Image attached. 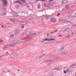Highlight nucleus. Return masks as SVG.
<instances>
[{
	"label": "nucleus",
	"instance_id": "nucleus-46",
	"mask_svg": "<svg viewBox=\"0 0 76 76\" xmlns=\"http://www.w3.org/2000/svg\"><path fill=\"white\" fill-rule=\"evenodd\" d=\"M67 29H66L65 30H64L63 31V32H65V31H67Z\"/></svg>",
	"mask_w": 76,
	"mask_h": 76
},
{
	"label": "nucleus",
	"instance_id": "nucleus-7",
	"mask_svg": "<svg viewBox=\"0 0 76 76\" xmlns=\"http://www.w3.org/2000/svg\"><path fill=\"white\" fill-rule=\"evenodd\" d=\"M11 51H12L13 53L14 54L15 56V57H17V56H18V54L17 53H15V52H13V51L11 50Z\"/></svg>",
	"mask_w": 76,
	"mask_h": 76
},
{
	"label": "nucleus",
	"instance_id": "nucleus-22",
	"mask_svg": "<svg viewBox=\"0 0 76 76\" xmlns=\"http://www.w3.org/2000/svg\"><path fill=\"white\" fill-rule=\"evenodd\" d=\"M16 3H20V1H19V0H18L16 2H15Z\"/></svg>",
	"mask_w": 76,
	"mask_h": 76
},
{
	"label": "nucleus",
	"instance_id": "nucleus-42",
	"mask_svg": "<svg viewBox=\"0 0 76 76\" xmlns=\"http://www.w3.org/2000/svg\"><path fill=\"white\" fill-rule=\"evenodd\" d=\"M16 7H17V8H18V7H19V6L16 5Z\"/></svg>",
	"mask_w": 76,
	"mask_h": 76
},
{
	"label": "nucleus",
	"instance_id": "nucleus-32",
	"mask_svg": "<svg viewBox=\"0 0 76 76\" xmlns=\"http://www.w3.org/2000/svg\"><path fill=\"white\" fill-rule=\"evenodd\" d=\"M64 21H65V20H61V22H63L64 23Z\"/></svg>",
	"mask_w": 76,
	"mask_h": 76
},
{
	"label": "nucleus",
	"instance_id": "nucleus-40",
	"mask_svg": "<svg viewBox=\"0 0 76 76\" xmlns=\"http://www.w3.org/2000/svg\"><path fill=\"white\" fill-rule=\"evenodd\" d=\"M28 39L29 40H30V39H31V37H29Z\"/></svg>",
	"mask_w": 76,
	"mask_h": 76
},
{
	"label": "nucleus",
	"instance_id": "nucleus-23",
	"mask_svg": "<svg viewBox=\"0 0 76 76\" xmlns=\"http://www.w3.org/2000/svg\"><path fill=\"white\" fill-rule=\"evenodd\" d=\"M21 1L23 3H25V2H26V1H25V0H21Z\"/></svg>",
	"mask_w": 76,
	"mask_h": 76
},
{
	"label": "nucleus",
	"instance_id": "nucleus-58",
	"mask_svg": "<svg viewBox=\"0 0 76 76\" xmlns=\"http://www.w3.org/2000/svg\"><path fill=\"white\" fill-rule=\"evenodd\" d=\"M33 35H35V34H36L35 33H34L33 34Z\"/></svg>",
	"mask_w": 76,
	"mask_h": 76
},
{
	"label": "nucleus",
	"instance_id": "nucleus-56",
	"mask_svg": "<svg viewBox=\"0 0 76 76\" xmlns=\"http://www.w3.org/2000/svg\"><path fill=\"white\" fill-rule=\"evenodd\" d=\"M53 0H49V1H52Z\"/></svg>",
	"mask_w": 76,
	"mask_h": 76
},
{
	"label": "nucleus",
	"instance_id": "nucleus-21",
	"mask_svg": "<svg viewBox=\"0 0 76 76\" xmlns=\"http://www.w3.org/2000/svg\"><path fill=\"white\" fill-rule=\"evenodd\" d=\"M50 41H54L55 40V39H50Z\"/></svg>",
	"mask_w": 76,
	"mask_h": 76
},
{
	"label": "nucleus",
	"instance_id": "nucleus-37",
	"mask_svg": "<svg viewBox=\"0 0 76 76\" xmlns=\"http://www.w3.org/2000/svg\"><path fill=\"white\" fill-rule=\"evenodd\" d=\"M59 16H60V13H58L57 14V16H58L59 17Z\"/></svg>",
	"mask_w": 76,
	"mask_h": 76
},
{
	"label": "nucleus",
	"instance_id": "nucleus-41",
	"mask_svg": "<svg viewBox=\"0 0 76 76\" xmlns=\"http://www.w3.org/2000/svg\"><path fill=\"white\" fill-rule=\"evenodd\" d=\"M66 71H64V73H65V74H66Z\"/></svg>",
	"mask_w": 76,
	"mask_h": 76
},
{
	"label": "nucleus",
	"instance_id": "nucleus-45",
	"mask_svg": "<svg viewBox=\"0 0 76 76\" xmlns=\"http://www.w3.org/2000/svg\"><path fill=\"white\" fill-rule=\"evenodd\" d=\"M2 9H3V10H6V8L2 7Z\"/></svg>",
	"mask_w": 76,
	"mask_h": 76
},
{
	"label": "nucleus",
	"instance_id": "nucleus-5",
	"mask_svg": "<svg viewBox=\"0 0 76 76\" xmlns=\"http://www.w3.org/2000/svg\"><path fill=\"white\" fill-rule=\"evenodd\" d=\"M67 53H68V51L66 50H65L64 52H62V54L64 55V54H66Z\"/></svg>",
	"mask_w": 76,
	"mask_h": 76
},
{
	"label": "nucleus",
	"instance_id": "nucleus-26",
	"mask_svg": "<svg viewBox=\"0 0 76 76\" xmlns=\"http://www.w3.org/2000/svg\"><path fill=\"white\" fill-rule=\"evenodd\" d=\"M46 41H50V39H46Z\"/></svg>",
	"mask_w": 76,
	"mask_h": 76
},
{
	"label": "nucleus",
	"instance_id": "nucleus-63",
	"mask_svg": "<svg viewBox=\"0 0 76 76\" xmlns=\"http://www.w3.org/2000/svg\"><path fill=\"white\" fill-rule=\"evenodd\" d=\"M42 42H44V41H42Z\"/></svg>",
	"mask_w": 76,
	"mask_h": 76
},
{
	"label": "nucleus",
	"instance_id": "nucleus-28",
	"mask_svg": "<svg viewBox=\"0 0 76 76\" xmlns=\"http://www.w3.org/2000/svg\"><path fill=\"white\" fill-rule=\"evenodd\" d=\"M55 70H60V69H59V68H55Z\"/></svg>",
	"mask_w": 76,
	"mask_h": 76
},
{
	"label": "nucleus",
	"instance_id": "nucleus-48",
	"mask_svg": "<svg viewBox=\"0 0 76 76\" xmlns=\"http://www.w3.org/2000/svg\"><path fill=\"white\" fill-rule=\"evenodd\" d=\"M43 41H46V39H43Z\"/></svg>",
	"mask_w": 76,
	"mask_h": 76
},
{
	"label": "nucleus",
	"instance_id": "nucleus-2",
	"mask_svg": "<svg viewBox=\"0 0 76 76\" xmlns=\"http://www.w3.org/2000/svg\"><path fill=\"white\" fill-rule=\"evenodd\" d=\"M71 17H76V11H72V12Z\"/></svg>",
	"mask_w": 76,
	"mask_h": 76
},
{
	"label": "nucleus",
	"instance_id": "nucleus-27",
	"mask_svg": "<svg viewBox=\"0 0 76 76\" xmlns=\"http://www.w3.org/2000/svg\"><path fill=\"white\" fill-rule=\"evenodd\" d=\"M50 61H51V60L50 59H48L47 61V62H50Z\"/></svg>",
	"mask_w": 76,
	"mask_h": 76
},
{
	"label": "nucleus",
	"instance_id": "nucleus-35",
	"mask_svg": "<svg viewBox=\"0 0 76 76\" xmlns=\"http://www.w3.org/2000/svg\"><path fill=\"white\" fill-rule=\"evenodd\" d=\"M24 34V33H21V34H20V36H22V35H23V34Z\"/></svg>",
	"mask_w": 76,
	"mask_h": 76
},
{
	"label": "nucleus",
	"instance_id": "nucleus-36",
	"mask_svg": "<svg viewBox=\"0 0 76 76\" xmlns=\"http://www.w3.org/2000/svg\"><path fill=\"white\" fill-rule=\"evenodd\" d=\"M29 41V40L28 39H27L25 41Z\"/></svg>",
	"mask_w": 76,
	"mask_h": 76
},
{
	"label": "nucleus",
	"instance_id": "nucleus-43",
	"mask_svg": "<svg viewBox=\"0 0 76 76\" xmlns=\"http://www.w3.org/2000/svg\"><path fill=\"white\" fill-rule=\"evenodd\" d=\"M44 7H47V5H46V4H44Z\"/></svg>",
	"mask_w": 76,
	"mask_h": 76
},
{
	"label": "nucleus",
	"instance_id": "nucleus-4",
	"mask_svg": "<svg viewBox=\"0 0 76 76\" xmlns=\"http://www.w3.org/2000/svg\"><path fill=\"white\" fill-rule=\"evenodd\" d=\"M50 20L51 22H56L57 20L56 19L54 18H52L50 19Z\"/></svg>",
	"mask_w": 76,
	"mask_h": 76
},
{
	"label": "nucleus",
	"instance_id": "nucleus-11",
	"mask_svg": "<svg viewBox=\"0 0 76 76\" xmlns=\"http://www.w3.org/2000/svg\"><path fill=\"white\" fill-rule=\"evenodd\" d=\"M22 23H24L22 25H26V24H27V23H28V22H21Z\"/></svg>",
	"mask_w": 76,
	"mask_h": 76
},
{
	"label": "nucleus",
	"instance_id": "nucleus-49",
	"mask_svg": "<svg viewBox=\"0 0 76 76\" xmlns=\"http://www.w3.org/2000/svg\"><path fill=\"white\" fill-rule=\"evenodd\" d=\"M4 14H3V15H6V13H3Z\"/></svg>",
	"mask_w": 76,
	"mask_h": 76
},
{
	"label": "nucleus",
	"instance_id": "nucleus-33",
	"mask_svg": "<svg viewBox=\"0 0 76 76\" xmlns=\"http://www.w3.org/2000/svg\"><path fill=\"white\" fill-rule=\"evenodd\" d=\"M25 27V26H21V29H22V28H23Z\"/></svg>",
	"mask_w": 76,
	"mask_h": 76
},
{
	"label": "nucleus",
	"instance_id": "nucleus-17",
	"mask_svg": "<svg viewBox=\"0 0 76 76\" xmlns=\"http://www.w3.org/2000/svg\"><path fill=\"white\" fill-rule=\"evenodd\" d=\"M64 46H62L61 48V51H62L63 50H64Z\"/></svg>",
	"mask_w": 76,
	"mask_h": 76
},
{
	"label": "nucleus",
	"instance_id": "nucleus-24",
	"mask_svg": "<svg viewBox=\"0 0 76 76\" xmlns=\"http://www.w3.org/2000/svg\"><path fill=\"white\" fill-rule=\"evenodd\" d=\"M75 66H76V64H74L71 66V67H74Z\"/></svg>",
	"mask_w": 76,
	"mask_h": 76
},
{
	"label": "nucleus",
	"instance_id": "nucleus-38",
	"mask_svg": "<svg viewBox=\"0 0 76 76\" xmlns=\"http://www.w3.org/2000/svg\"><path fill=\"white\" fill-rule=\"evenodd\" d=\"M6 47H7H7H10V45H7L6 46H5Z\"/></svg>",
	"mask_w": 76,
	"mask_h": 76
},
{
	"label": "nucleus",
	"instance_id": "nucleus-52",
	"mask_svg": "<svg viewBox=\"0 0 76 76\" xmlns=\"http://www.w3.org/2000/svg\"><path fill=\"white\" fill-rule=\"evenodd\" d=\"M4 55H2V56H1V57H4Z\"/></svg>",
	"mask_w": 76,
	"mask_h": 76
},
{
	"label": "nucleus",
	"instance_id": "nucleus-57",
	"mask_svg": "<svg viewBox=\"0 0 76 76\" xmlns=\"http://www.w3.org/2000/svg\"><path fill=\"white\" fill-rule=\"evenodd\" d=\"M17 22H19V20H17Z\"/></svg>",
	"mask_w": 76,
	"mask_h": 76
},
{
	"label": "nucleus",
	"instance_id": "nucleus-15",
	"mask_svg": "<svg viewBox=\"0 0 76 76\" xmlns=\"http://www.w3.org/2000/svg\"><path fill=\"white\" fill-rule=\"evenodd\" d=\"M20 42L19 41H16L14 43H16V44H18V43H20Z\"/></svg>",
	"mask_w": 76,
	"mask_h": 76
},
{
	"label": "nucleus",
	"instance_id": "nucleus-1",
	"mask_svg": "<svg viewBox=\"0 0 76 76\" xmlns=\"http://www.w3.org/2000/svg\"><path fill=\"white\" fill-rule=\"evenodd\" d=\"M3 2V4L4 6H6L8 4V1L7 0H2Z\"/></svg>",
	"mask_w": 76,
	"mask_h": 76
},
{
	"label": "nucleus",
	"instance_id": "nucleus-16",
	"mask_svg": "<svg viewBox=\"0 0 76 76\" xmlns=\"http://www.w3.org/2000/svg\"><path fill=\"white\" fill-rule=\"evenodd\" d=\"M14 36H15V35L14 34H13L12 35H11L10 36V38H13V37H14Z\"/></svg>",
	"mask_w": 76,
	"mask_h": 76
},
{
	"label": "nucleus",
	"instance_id": "nucleus-54",
	"mask_svg": "<svg viewBox=\"0 0 76 76\" xmlns=\"http://www.w3.org/2000/svg\"><path fill=\"white\" fill-rule=\"evenodd\" d=\"M50 33H48V34H47V36H48V35H50Z\"/></svg>",
	"mask_w": 76,
	"mask_h": 76
},
{
	"label": "nucleus",
	"instance_id": "nucleus-61",
	"mask_svg": "<svg viewBox=\"0 0 76 76\" xmlns=\"http://www.w3.org/2000/svg\"><path fill=\"white\" fill-rule=\"evenodd\" d=\"M43 16H45V17H46V16H45V15H43Z\"/></svg>",
	"mask_w": 76,
	"mask_h": 76
},
{
	"label": "nucleus",
	"instance_id": "nucleus-10",
	"mask_svg": "<svg viewBox=\"0 0 76 76\" xmlns=\"http://www.w3.org/2000/svg\"><path fill=\"white\" fill-rule=\"evenodd\" d=\"M70 22L69 21L65 20L64 21V23H70Z\"/></svg>",
	"mask_w": 76,
	"mask_h": 76
},
{
	"label": "nucleus",
	"instance_id": "nucleus-25",
	"mask_svg": "<svg viewBox=\"0 0 76 76\" xmlns=\"http://www.w3.org/2000/svg\"><path fill=\"white\" fill-rule=\"evenodd\" d=\"M45 16H46V19H48V18H49V17H48V15H46Z\"/></svg>",
	"mask_w": 76,
	"mask_h": 76
},
{
	"label": "nucleus",
	"instance_id": "nucleus-18",
	"mask_svg": "<svg viewBox=\"0 0 76 76\" xmlns=\"http://www.w3.org/2000/svg\"><path fill=\"white\" fill-rule=\"evenodd\" d=\"M38 8L39 9H41V7L40 6V4H38Z\"/></svg>",
	"mask_w": 76,
	"mask_h": 76
},
{
	"label": "nucleus",
	"instance_id": "nucleus-20",
	"mask_svg": "<svg viewBox=\"0 0 76 76\" xmlns=\"http://www.w3.org/2000/svg\"><path fill=\"white\" fill-rule=\"evenodd\" d=\"M30 35L31 36H34V34L31 32L30 33Z\"/></svg>",
	"mask_w": 76,
	"mask_h": 76
},
{
	"label": "nucleus",
	"instance_id": "nucleus-9",
	"mask_svg": "<svg viewBox=\"0 0 76 76\" xmlns=\"http://www.w3.org/2000/svg\"><path fill=\"white\" fill-rule=\"evenodd\" d=\"M28 8L30 10H32V9H33V6L31 5V6H29Z\"/></svg>",
	"mask_w": 76,
	"mask_h": 76
},
{
	"label": "nucleus",
	"instance_id": "nucleus-50",
	"mask_svg": "<svg viewBox=\"0 0 76 76\" xmlns=\"http://www.w3.org/2000/svg\"><path fill=\"white\" fill-rule=\"evenodd\" d=\"M66 37H70V36H69V34L68 35V36H67Z\"/></svg>",
	"mask_w": 76,
	"mask_h": 76
},
{
	"label": "nucleus",
	"instance_id": "nucleus-53",
	"mask_svg": "<svg viewBox=\"0 0 76 76\" xmlns=\"http://www.w3.org/2000/svg\"><path fill=\"white\" fill-rule=\"evenodd\" d=\"M47 7L48 8H49V9H50V6H49V5H48Z\"/></svg>",
	"mask_w": 76,
	"mask_h": 76
},
{
	"label": "nucleus",
	"instance_id": "nucleus-55",
	"mask_svg": "<svg viewBox=\"0 0 76 76\" xmlns=\"http://www.w3.org/2000/svg\"><path fill=\"white\" fill-rule=\"evenodd\" d=\"M48 66H50V64H48Z\"/></svg>",
	"mask_w": 76,
	"mask_h": 76
},
{
	"label": "nucleus",
	"instance_id": "nucleus-8",
	"mask_svg": "<svg viewBox=\"0 0 76 76\" xmlns=\"http://www.w3.org/2000/svg\"><path fill=\"white\" fill-rule=\"evenodd\" d=\"M19 32V30L18 29H15V32L16 34H18Z\"/></svg>",
	"mask_w": 76,
	"mask_h": 76
},
{
	"label": "nucleus",
	"instance_id": "nucleus-44",
	"mask_svg": "<svg viewBox=\"0 0 76 76\" xmlns=\"http://www.w3.org/2000/svg\"><path fill=\"white\" fill-rule=\"evenodd\" d=\"M15 17H18V16H19L18 15H15Z\"/></svg>",
	"mask_w": 76,
	"mask_h": 76
},
{
	"label": "nucleus",
	"instance_id": "nucleus-62",
	"mask_svg": "<svg viewBox=\"0 0 76 76\" xmlns=\"http://www.w3.org/2000/svg\"><path fill=\"white\" fill-rule=\"evenodd\" d=\"M72 34H74V33H72Z\"/></svg>",
	"mask_w": 76,
	"mask_h": 76
},
{
	"label": "nucleus",
	"instance_id": "nucleus-29",
	"mask_svg": "<svg viewBox=\"0 0 76 76\" xmlns=\"http://www.w3.org/2000/svg\"><path fill=\"white\" fill-rule=\"evenodd\" d=\"M72 27L73 28H74V27H76V25L72 26Z\"/></svg>",
	"mask_w": 76,
	"mask_h": 76
},
{
	"label": "nucleus",
	"instance_id": "nucleus-3",
	"mask_svg": "<svg viewBox=\"0 0 76 76\" xmlns=\"http://www.w3.org/2000/svg\"><path fill=\"white\" fill-rule=\"evenodd\" d=\"M9 45L10 47H15V45H16V43H11Z\"/></svg>",
	"mask_w": 76,
	"mask_h": 76
},
{
	"label": "nucleus",
	"instance_id": "nucleus-39",
	"mask_svg": "<svg viewBox=\"0 0 76 76\" xmlns=\"http://www.w3.org/2000/svg\"><path fill=\"white\" fill-rule=\"evenodd\" d=\"M39 0H40V1H45L46 0H38V1H39Z\"/></svg>",
	"mask_w": 76,
	"mask_h": 76
},
{
	"label": "nucleus",
	"instance_id": "nucleus-19",
	"mask_svg": "<svg viewBox=\"0 0 76 76\" xmlns=\"http://www.w3.org/2000/svg\"><path fill=\"white\" fill-rule=\"evenodd\" d=\"M69 7V5H66V9H68Z\"/></svg>",
	"mask_w": 76,
	"mask_h": 76
},
{
	"label": "nucleus",
	"instance_id": "nucleus-64",
	"mask_svg": "<svg viewBox=\"0 0 76 76\" xmlns=\"http://www.w3.org/2000/svg\"><path fill=\"white\" fill-rule=\"evenodd\" d=\"M75 34H76V31H75Z\"/></svg>",
	"mask_w": 76,
	"mask_h": 76
},
{
	"label": "nucleus",
	"instance_id": "nucleus-47",
	"mask_svg": "<svg viewBox=\"0 0 76 76\" xmlns=\"http://www.w3.org/2000/svg\"><path fill=\"white\" fill-rule=\"evenodd\" d=\"M69 70V69H66V72H68Z\"/></svg>",
	"mask_w": 76,
	"mask_h": 76
},
{
	"label": "nucleus",
	"instance_id": "nucleus-59",
	"mask_svg": "<svg viewBox=\"0 0 76 76\" xmlns=\"http://www.w3.org/2000/svg\"><path fill=\"white\" fill-rule=\"evenodd\" d=\"M62 35H59V37H61Z\"/></svg>",
	"mask_w": 76,
	"mask_h": 76
},
{
	"label": "nucleus",
	"instance_id": "nucleus-14",
	"mask_svg": "<svg viewBox=\"0 0 76 76\" xmlns=\"http://www.w3.org/2000/svg\"><path fill=\"white\" fill-rule=\"evenodd\" d=\"M10 20L11 21H12V22H15V20L13 19H10Z\"/></svg>",
	"mask_w": 76,
	"mask_h": 76
},
{
	"label": "nucleus",
	"instance_id": "nucleus-34",
	"mask_svg": "<svg viewBox=\"0 0 76 76\" xmlns=\"http://www.w3.org/2000/svg\"><path fill=\"white\" fill-rule=\"evenodd\" d=\"M58 31V30H55L54 31V32H57Z\"/></svg>",
	"mask_w": 76,
	"mask_h": 76
},
{
	"label": "nucleus",
	"instance_id": "nucleus-30",
	"mask_svg": "<svg viewBox=\"0 0 76 76\" xmlns=\"http://www.w3.org/2000/svg\"><path fill=\"white\" fill-rule=\"evenodd\" d=\"M6 54H7V55H10V54H9V53H8V52H6Z\"/></svg>",
	"mask_w": 76,
	"mask_h": 76
},
{
	"label": "nucleus",
	"instance_id": "nucleus-60",
	"mask_svg": "<svg viewBox=\"0 0 76 76\" xmlns=\"http://www.w3.org/2000/svg\"><path fill=\"white\" fill-rule=\"evenodd\" d=\"M1 27H4V26H1Z\"/></svg>",
	"mask_w": 76,
	"mask_h": 76
},
{
	"label": "nucleus",
	"instance_id": "nucleus-12",
	"mask_svg": "<svg viewBox=\"0 0 76 76\" xmlns=\"http://www.w3.org/2000/svg\"><path fill=\"white\" fill-rule=\"evenodd\" d=\"M45 54H43V55H41L40 57H39V58H41L42 57H43V56H45Z\"/></svg>",
	"mask_w": 76,
	"mask_h": 76
},
{
	"label": "nucleus",
	"instance_id": "nucleus-31",
	"mask_svg": "<svg viewBox=\"0 0 76 76\" xmlns=\"http://www.w3.org/2000/svg\"><path fill=\"white\" fill-rule=\"evenodd\" d=\"M26 30H25L24 31L23 33L24 34H25V33H26Z\"/></svg>",
	"mask_w": 76,
	"mask_h": 76
},
{
	"label": "nucleus",
	"instance_id": "nucleus-6",
	"mask_svg": "<svg viewBox=\"0 0 76 76\" xmlns=\"http://www.w3.org/2000/svg\"><path fill=\"white\" fill-rule=\"evenodd\" d=\"M67 0H62V3L63 4H64L67 3Z\"/></svg>",
	"mask_w": 76,
	"mask_h": 76
},
{
	"label": "nucleus",
	"instance_id": "nucleus-51",
	"mask_svg": "<svg viewBox=\"0 0 76 76\" xmlns=\"http://www.w3.org/2000/svg\"><path fill=\"white\" fill-rule=\"evenodd\" d=\"M54 31L52 32H51V34H54Z\"/></svg>",
	"mask_w": 76,
	"mask_h": 76
},
{
	"label": "nucleus",
	"instance_id": "nucleus-13",
	"mask_svg": "<svg viewBox=\"0 0 76 76\" xmlns=\"http://www.w3.org/2000/svg\"><path fill=\"white\" fill-rule=\"evenodd\" d=\"M7 47L6 46H4L3 48V50H6V49H7Z\"/></svg>",
	"mask_w": 76,
	"mask_h": 76
}]
</instances>
